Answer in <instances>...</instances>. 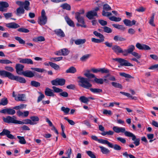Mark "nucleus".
Instances as JSON below:
<instances>
[{"label":"nucleus","mask_w":158,"mask_h":158,"mask_svg":"<svg viewBox=\"0 0 158 158\" xmlns=\"http://www.w3.org/2000/svg\"><path fill=\"white\" fill-rule=\"evenodd\" d=\"M62 51V55L66 56L68 55L69 52V51L66 48H64L61 49Z\"/></svg>","instance_id":"774afa93"},{"label":"nucleus","mask_w":158,"mask_h":158,"mask_svg":"<svg viewBox=\"0 0 158 158\" xmlns=\"http://www.w3.org/2000/svg\"><path fill=\"white\" fill-rule=\"evenodd\" d=\"M111 84L113 86L116 88H118L120 89L122 88V85L119 83L115 82H112Z\"/></svg>","instance_id":"864d4df0"},{"label":"nucleus","mask_w":158,"mask_h":158,"mask_svg":"<svg viewBox=\"0 0 158 158\" xmlns=\"http://www.w3.org/2000/svg\"><path fill=\"white\" fill-rule=\"evenodd\" d=\"M47 21V18L44 10H43L41 12V16L38 18V22L41 25L46 24Z\"/></svg>","instance_id":"423d86ee"},{"label":"nucleus","mask_w":158,"mask_h":158,"mask_svg":"<svg viewBox=\"0 0 158 158\" xmlns=\"http://www.w3.org/2000/svg\"><path fill=\"white\" fill-rule=\"evenodd\" d=\"M6 135L7 137L10 139H15L14 135L10 134V131L8 130L4 129L0 133V136Z\"/></svg>","instance_id":"1a4fd4ad"},{"label":"nucleus","mask_w":158,"mask_h":158,"mask_svg":"<svg viewBox=\"0 0 158 158\" xmlns=\"http://www.w3.org/2000/svg\"><path fill=\"white\" fill-rule=\"evenodd\" d=\"M15 39L17 41H18L19 44H24L25 43V41L23 40L20 37L16 36L15 37Z\"/></svg>","instance_id":"13d9d810"},{"label":"nucleus","mask_w":158,"mask_h":158,"mask_svg":"<svg viewBox=\"0 0 158 158\" xmlns=\"http://www.w3.org/2000/svg\"><path fill=\"white\" fill-rule=\"evenodd\" d=\"M79 100L82 102L85 103H87L89 101L88 98L84 96L81 97L79 98Z\"/></svg>","instance_id":"ea45409f"},{"label":"nucleus","mask_w":158,"mask_h":158,"mask_svg":"<svg viewBox=\"0 0 158 158\" xmlns=\"http://www.w3.org/2000/svg\"><path fill=\"white\" fill-rule=\"evenodd\" d=\"M77 78L79 79V85L81 87L84 88L89 89L94 93H98L102 92V90L98 88H92L90 87L92 86V85L89 82V81L88 78L79 76Z\"/></svg>","instance_id":"f257e3e1"},{"label":"nucleus","mask_w":158,"mask_h":158,"mask_svg":"<svg viewBox=\"0 0 158 158\" xmlns=\"http://www.w3.org/2000/svg\"><path fill=\"white\" fill-rule=\"evenodd\" d=\"M154 16L155 14L154 13H152V16L151 17L150 19L149 22V24L153 27L155 26V25L154 23Z\"/></svg>","instance_id":"f704fd0d"},{"label":"nucleus","mask_w":158,"mask_h":158,"mask_svg":"<svg viewBox=\"0 0 158 158\" xmlns=\"http://www.w3.org/2000/svg\"><path fill=\"white\" fill-rule=\"evenodd\" d=\"M86 153L91 158H96V156L94 152L90 151H86Z\"/></svg>","instance_id":"3c124183"},{"label":"nucleus","mask_w":158,"mask_h":158,"mask_svg":"<svg viewBox=\"0 0 158 158\" xmlns=\"http://www.w3.org/2000/svg\"><path fill=\"white\" fill-rule=\"evenodd\" d=\"M16 117L15 116L11 117L10 116H7L6 118L3 117V119L4 122L7 123H13L16 124H22L23 123L21 121L16 120Z\"/></svg>","instance_id":"39448f33"},{"label":"nucleus","mask_w":158,"mask_h":158,"mask_svg":"<svg viewBox=\"0 0 158 158\" xmlns=\"http://www.w3.org/2000/svg\"><path fill=\"white\" fill-rule=\"evenodd\" d=\"M15 111L12 109L8 108V111L7 114L10 115H13L15 113Z\"/></svg>","instance_id":"338daca9"},{"label":"nucleus","mask_w":158,"mask_h":158,"mask_svg":"<svg viewBox=\"0 0 158 158\" xmlns=\"http://www.w3.org/2000/svg\"><path fill=\"white\" fill-rule=\"evenodd\" d=\"M99 148H100L101 151L103 154H107L110 153V151L107 148L102 146H100Z\"/></svg>","instance_id":"7c9ffc66"},{"label":"nucleus","mask_w":158,"mask_h":158,"mask_svg":"<svg viewBox=\"0 0 158 158\" xmlns=\"http://www.w3.org/2000/svg\"><path fill=\"white\" fill-rule=\"evenodd\" d=\"M120 75L122 77H123L125 78H129L134 79V77H132L131 75L126 73H119Z\"/></svg>","instance_id":"09e8293b"},{"label":"nucleus","mask_w":158,"mask_h":158,"mask_svg":"<svg viewBox=\"0 0 158 158\" xmlns=\"http://www.w3.org/2000/svg\"><path fill=\"white\" fill-rule=\"evenodd\" d=\"M22 75L28 77H32L35 76L34 73L32 71L30 70L23 71Z\"/></svg>","instance_id":"dca6fc26"},{"label":"nucleus","mask_w":158,"mask_h":158,"mask_svg":"<svg viewBox=\"0 0 158 158\" xmlns=\"http://www.w3.org/2000/svg\"><path fill=\"white\" fill-rule=\"evenodd\" d=\"M84 13V10L82 9L75 13V18L78 23L76 24V25L78 27L81 26L85 28L86 27V26L85 24L84 17L83 16Z\"/></svg>","instance_id":"7ed1b4c3"},{"label":"nucleus","mask_w":158,"mask_h":158,"mask_svg":"<svg viewBox=\"0 0 158 158\" xmlns=\"http://www.w3.org/2000/svg\"><path fill=\"white\" fill-rule=\"evenodd\" d=\"M0 75L5 77H7L11 80H15L20 83H25L26 82L24 78L21 77L14 76L11 73L4 70H0Z\"/></svg>","instance_id":"f03ea898"},{"label":"nucleus","mask_w":158,"mask_h":158,"mask_svg":"<svg viewBox=\"0 0 158 158\" xmlns=\"http://www.w3.org/2000/svg\"><path fill=\"white\" fill-rule=\"evenodd\" d=\"M91 41L93 42L99 43L103 42L104 41V39H98L94 38H93L91 39Z\"/></svg>","instance_id":"49530a36"},{"label":"nucleus","mask_w":158,"mask_h":158,"mask_svg":"<svg viewBox=\"0 0 158 158\" xmlns=\"http://www.w3.org/2000/svg\"><path fill=\"white\" fill-rule=\"evenodd\" d=\"M112 26L115 28L121 30L122 31H124L126 28L123 25L119 24H113Z\"/></svg>","instance_id":"bb28decb"},{"label":"nucleus","mask_w":158,"mask_h":158,"mask_svg":"<svg viewBox=\"0 0 158 158\" xmlns=\"http://www.w3.org/2000/svg\"><path fill=\"white\" fill-rule=\"evenodd\" d=\"M94 81L98 84H102L103 83L104 80L102 78H98L95 77L94 79Z\"/></svg>","instance_id":"79ce46f5"},{"label":"nucleus","mask_w":158,"mask_h":158,"mask_svg":"<svg viewBox=\"0 0 158 158\" xmlns=\"http://www.w3.org/2000/svg\"><path fill=\"white\" fill-rule=\"evenodd\" d=\"M9 6V4L6 2H0V11L6 12L7 8Z\"/></svg>","instance_id":"9d476101"},{"label":"nucleus","mask_w":158,"mask_h":158,"mask_svg":"<svg viewBox=\"0 0 158 158\" xmlns=\"http://www.w3.org/2000/svg\"><path fill=\"white\" fill-rule=\"evenodd\" d=\"M52 84L53 85L63 86L65 84V80L63 78H56L51 82Z\"/></svg>","instance_id":"6e6552de"},{"label":"nucleus","mask_w":158,"mask_h":158,"mask_svg":"<svg viewBox=\"0 0 158 158\" xmlns=\"http://www.w3.org/2000/svg\"><path fill=\"white\" fill-rule=\"evenodd\" d=\"M113 60L118 62L120 64L121 66H133V65L128 61L121 58H115L113 59Z\"/></svg>","instance_id":"0eeeda50"},{"label":"nucleus","mask_w":158,"mask_h":158,"mask_svg":"<svg viewBox=\"0 0 158 158\" xmlns=\"http://www.w3.org/2000/svg\"><path fill=\"white\" fill-rule=\"evenodd\" d=\"M25 94H19L17 97L15 98V100L17 101H25Z\"/></svg>","instance_id":"aec40b11"},{"label":"nucleus","mask_w":158,"mask_h":158,"mask_svg":"<svg viewBox=\"0 0 158 158\" xmlns=\"http://www.w3.org/2000/svg\"><path fill=\"white\" fill-rule=\"evenodd\" d=\"M100 72L102 73H110V70L105 68H100Z\"/></svg>","instance_id":"680f3d73"},{"label":"nucleus","mask_w":158,"mask_h":158,"mask_svg":"<svg viewBox=\"0 0 158 158\" xmlns=\"http://www.w3.org/2000/svg\"><path fill=\"white\" fill-rule=\"evenodd\" d=\"M6 26L9 28L12 29H16L20 27V26L18 24L14 22L6 23Z\"/></svg>","instance_id":"2eb2a0df"},{"label":"nucleus","mask_w":158,"mask_h":158,"mask_svg":"<svg viewBox=\"0 0 158 158\" xmlns=\"http://www.w3.org/2000/svg\"><path fill=\"white\" fill-rule=\"evenodd\" d=\"M17 138L19 139V142L21 144H25L26 143V141L24 137L17 136Z\"/></svg>","instance_id":"473e14b6"},{"label":"nucleus","mask_w":158,"mask_h":158,"mask_svg":"<svg viewBox=\"0 0 158 158\" xmlns=\"http://www.w3.org/2000/svg\"><path fill=\"white\" fill-rule=\"evenodd\" d=\"M112 49L117 54L123 52V49L119 46L116 45H113L112 47Z\"/></svg>","instance_id":"ddd939ff"},{"label":"nucleus","mask_w":158,"mask_h":158,"mask_svg":"<svg viewBox=\"0 0 158 158\" xmlns=\"http://www.w3.org/2000/svg\"><path fill=\"white\" fill-rule=\"evenodd\" d=\"M17 30L19 32L24 33H28L29 32L28 29L23 27L20 28L18 29Z\"/></svg>","instance_id":"69168bd1"},{"label":"nucleus","mask_w":158,"mask_h":158,"mask_svg":"<svg viewBox=\"0 0 158 158\" xmlns=\"http://www.w3.org/2000/svg\"><path fill=\"white\" fill-rule=\"evenodd\" d=\"M135 49V47L133 45H131L129 46L128 49H127L128 52L129 54H131L132 52H133V51Z\"/></svg>","instance_id":"5fc2aeb1"},{"label":"nucleus","mask_w":158,"mask_h":158,"mask_svg":"<svg viewBox=\"0 0 158 158\" xmlns=\"http://www.w3.org/2000/svg\"><path fill=\"white\" fill-rule=\"evenodd\" d=\"M111 10V7L108 4H105L103 5L102 11H108Z\"/></svg>","instance_id":"72a5a7b5"},{"label":"nucleus","mask_w":158,"mask_h":158,"mask_svg":"<svg viewBox=\"0 0 158 158\" xmlns=\"http://www.w3.org/2000/svg\"><path fill=\"white\" fill-rule=\"evenodd\" d=\"M103 29V31L107 33H111L112 32V29L110 27L107 26H104L102 27Z\"/></svg>","instance_id":"603ef678"},{"label":"nucleus","mask_w":158,"mask_h":158,"mask_svg":"<svg viewBox=\"0 0 158 158\" xmlns=\"http://www.w3.org/2000/svg\"><path fill=\"white\" fill-rule=\"evenodd\" d=\"M64 18L66 21L69 26L72 27H74L75 25L74 22L69 17L66 16Z\"/></svg>","instance_id":"5701e85b"},{"label":"nucleus","mask_w":158,"mask_h":158,"mask_svg":"<svg viewBox=\"0 0 158 158\" xmlns=\"http://www.w3.org/2000/svg\"><path fill=\"white\" fill-rule=\"evenodd\" d=\"M25 10L23 7H19L16 9V14L17 15L20 16L21 14L24 13Z\"/></svg>","instance_id":"b1692460"},{"label":"nucleus","mask_w":158,"mask_h":158,"mask_svg":"<svg viewBox=\"0 0 158 158\" xmlns=\"http://www.w3.org/2000/svg\"><path fill=\"white\" fill-rule=\"evenodd\" d=\"M86 17L89 19H94V16L98 17L97 13L94 12L92 10L88 12L86 15Z\"/></svg>","instance_id":"4468645a"},{"label":"nucleus","mask_w":158,"mask_h":158,"mask_svg":"<svg viewBox=\"0 0 158 158\" xmlns=\"http://www.w3.org/2000/svg\"><path fill=\"white\" fill-rule=\"evenodd\" d=\"M39 93L40 94V95L38 97L37 99V102L38 103L41 101L45 97L44 95L41 92H39Z\"/></svg>","instance_id":"e2e57ef3"},{"label":"nucleus","mask_w":158,"mask_h":158,"mask_svg":"<svg viewBox=\"0 0 158 158\" xmlns=\"http://www.w3.org/2000/svg\"><path fill=\"white\" fill-rule=\"evenodd\" d=\"M123 22L124 24L126 26H131L133 25H135L136 23V21L134 20H133L132 21L127 19H125Z\"/></svg>","instance_id":"a211bd4d"},{"label":"nucleus","mask_w":158,"mask_h":158,"mask_svg":"<svg viewBox=\"0 0 158 158\" xmlns=\"http://www.w3.org/2000/svg\"><path fill=\"white\" fill-rule=\"evenodd\" d=\"M98 142L102 144H106L110 147V146H111V143L106 140H104L101 139H99L98 140Z\"/></svg>","instance_id":"c85d7f7f"},{"label":"nucleus","mask_w":158,"mask_h":158,"mask_svg":"<svg viewBox=\"0 0 158 158\" xmlns=\"http://www.w3.org/2000/svg\"><path fill=\"white\" fill-rule=\"evenodd\" d=\"M113 39L115 41H123L126 40L125 38L119 35H117L114 36Z\"/></svg>","instance_id":"412c9836"},{"label":"nucleus","mask_w":158,"mask_h":158,"mask_svg":"<svg viewBox=\"0 0 158 158\" xmlns=\"http://www.w3.org/2000/svg\"><path fill=\"white\" fill-rule=\"evenodd\" d=\"M2 105L6 106L7 104L8 101L7 98H2L0 101Z\"/></svg>","instance_id":"a19ab883"},{"label":"nucleus","mask_w":158,"mask_h":158,"mask_svg":"<svg viewBox=\"0 0 158 158\" xmlns=\"http://www.w3.org/2000/svg\"><path fill=\"white\" fill-rule=\"evenodd\" d=\"M113 130L116 133H119L121 132L124 133L125 135L126 136H133V134L130 132L126 131V129L124 127H119L117 126H114L113 127Z\"/></svg>","instance_id":"20e7f679"},{"label":"nucleus","mask_w":158,"mask_h":158,"mask_svg":"<svg viewBox=\"0 0 158 158\" xmlns=\"http://www.w3.org/2000/svg\"><path fill=\"white\" fill-rule=\"evenodd\" d=\"M60 7L64 9H65L68 10H71L70 6L67 3L62 4L61 5Z\"/></svg>","instance_id":"2f4dec72"},{"label":"nucleus","mask_w":158,"mask_h":158,"mask_svg":"<svg viewBox=\"0 0 158 158\" xmlns=\"http://www.w3.org/2000/svg\"><path fill=\"white\" fill-rule=\"evenodd\" d=\"M24 122L21 121V122L23 123L22 124H29L31 125H33L36 124L37 123L35 122H32L31 120L30 119H26L24 121Z\"/></svg>","instance_id":"c756f323"},{"label":"nucleus","mask_w":158,"mask_h":158,"mask_svg":"<svg viewBox=\"0 0 158 158\" xmlns=\"http://www.w3.org/2000/svg\"><path fill=\"white\" fill-rule=\"evenodd\" d=\"M54 32L58 36L61 37H64L65 36V34L63 31L60 29L55 30Z\"/></svg>","instance_id":"6ab92c4d"},{"label":"nucleus","mask_w":158,"mask_h":158,"mask_svg":"<svg viewBox=\"0 0 158 158\" xmlns=\"http://www.w3.org/2000/svg\"><path fill=\"white\" fill-rule=\"evenodd\" d=\"M75 44L77 45H82L84 44L86 42L85 39H78L74 40Z\"/></svg>","instance_id":"393cba45"},{"label":"nucleus","mask_w":158,"mask_h":158,"mask_svg":"<svg viewBox=\"0 0 158 158\" xmlns=\"http://www.w3.org/2000/svg\"><path fill=\"white\" fill-rule=\"evenodd\" d=\"M45 94L46 96H54L55 95L52 90L50 88L47 87L46 88L45 91Z\"/></svg>","instance_id":"f3484780"},{"label":"nucleus","mask_w":158,"mask_h":158,"mask_svg":"<svg viewBox=\"0 0 158 158\" xmlns=\"http://www.w3.org/2000/svg\"><path fill=\"white\" fill-rule=\"evenodd\" d=\"M102 15L104 16L109 17L112 15V13L106 11H102Z\"/></svg>","instance_id":"0e129e2a"},{"label":"nucleus","mask_w":158,"mask_h":158,"mask_svg":"<svg viewBox=\"0 0 158 158\" xmlns=\"http://www.w3.org/2000/svg\"><path fill=\"white\" fill-rule=\"evenodd\" d=\"M93 34L96 36L98 37L100 39H104V37L103 35L98 31H95L93 32Z\"/></svg>","instance_id":"4c0bfd02"},{"label":"nucleus","mask_w":158,"mask_h":158,"mask_svg":"<svg viewBox=\"0 0 158 158\" xmlns=\"http://www.w3.org/2000/svg\"><path fill=\"white\" fill-rule=\"evenodd\" d=\"M120 75L122 77H123L125 78H129L134 79V77H132L131 75L126 73H119Z\"/></svg>","instance_id":"8fccbe9b"},{"label":"nucleus","mask_w":158,"mask_h":158,"mask_svg":"<svg viewBox=\"0 0 158 158\" xmlns=\"http://www.w3.org/2000/svg\"><path fill=\"white\" fill-rule=\"evenodd\" d=\"M30 5V2L28 1H25L23 2V6H24V8L26 10H30L29 6Z\"/></svg>","instance_id":"e433bc0d"},{"label":"nucleus","mask_w":158,"mask_h":158,"mask_svg":"<svg viewBox=\"0 0 158 158\" xmlns=\"http://www.w3.org/2000/svg\"><path fill=\"white\" fill-rule=\"evenodd\" d=\"M19 62L21 63L30 64H33V61L30 59L19 58Z\"/></svg>","instance_id":"f8f14e48"},{"label":"nucleus","mask_w":158,"mask_h":158,"mask_svg":"<svg viewBox=\"0 0 158 158\" xmlns=\"http://www.w3.org/2000/svg\"><path fill=\"white\" fill-rule=\"evenodd\" d=\"M134 136H128L129 137H131L132 139V140L134 141L133 143L136 146H138L140 144V139L139 138H136V136L133 134Z\"/></svg>","instance_id":"4be33fe9"},{"label":"nucleus","mask_w":158,"mask_h":158,"mask_svg":"<svg viewBox=\"0 0 158 158\" xmlns=\"http://www.w3.org/2000/svg\"><path fill=\"white\" fill-rule=\"evenodd\" d=\"M90 56V55L87 54L83 56L80 58V60L82 61H86Z\"/></svg>","instance_id":"de8ad7c7"},{"label":"nucleus","mask_w":158,"mask_h":158,"mask_svg":"<svg viewBox=\"0 0 158 158\" xmlns=\"http://www.w3.org/2000/svg\"><path fill=\"white\" fill-rule=\"evenodd\" d=\"M0 63L2 64H9L12 63V62L9 60L7 59L0 60Z\"/></svg>","instance_id":"052dcab7"},{"label":"nucleus","mask_w":158,"mask_h":158,"mask_svg":"<svg viewBox=\"0 0 158 158\" xmlns=\"http://www.w3.org/2000/svg\"><path fill=\"white\" fill-rule=\"evenodd\" d=\"M84 75L87 77L89 79L91 78H95V76L94 74L89 73V71L88 73H85Z\"/></svg>","instance_id":"58836bf2"},{"label":"nucleus","mask_w":158,"mask_h":158,"mask_svg":"<svg viewBox=\"0 0 158 158\" xmlns=\"http://www.w3.org/2000/svg\"><path fill=\"white\" fill-rule=\"evenodd\" d=\"M77 72L76 69L73 66H71L66 71V73H74Z\"/></svg>","instance_id":"cd10ccee"},{"label":"nucleus","mask_w":158,"mask_h":158,"mask_svg":"<svg viewBox=\"0 0 158 158\" xmlns=\"http://www.w3.org/2000/svg\"><path fill=\"white\" fill-rule=\"evenodd\" d=\"M52 88L53 89V91L54 92L56 93H60L61 92H62L63 90L61 89L56 87V86H52Z\"/></svg>","instance_id":"bf43d9fd"},{"label":"nucleus","mask_w":158,"mask_h":158,"mask_svg":"<svg viewBox=\"0 0 158 158\" xmlns=\"http://www.w3.org/2000/svg\"><path fill=\"white\" fill-rule=\"evenodd\" d=\"M33 40L35 42L43 41L45 40V38L42 36H40L34 39Z\"/></svg>","instance_id":"37998d69"},{"label":"nucleus","mask_w":158,"mask_h":158,"mask_svg":"<svg viewBox=\"0 0 158 158\" xmlns=\"http://www.w3.org/2000/svg\"><path fill=\"white\" fill-rule=\"evenodd\" d=\"M24 68V66L19 64H17L15 66V69L17 73L19 75H22L23 71V69Z\"/></svg>","instance_id":"9b49d317"},{"label":"nucleus","mask_w":158,"mask_h":158,"mask_svg":"<svg viewBox=\"0 0 158 158\" xmlns=\"http://www.w3.org/2000/svg\"><path fill=\"white\" fill-rule=\"evenodd\" d=\"M49 64L50 66L56 70H59L60 69V66L52 62H49Z\"/></svg>","instance_id":"a878e982"},{"label":"nucleus","mask_w":158,"mask_h":158,"mask_svg":"<svg viewBox=\"0 0 158 158\" xmlns=\"http://www.w3.org/2000/svg\"><path fill=\"white\" fill-rule=\"evenodd\" d=\"M114 134V132L111 131H104L101 134L105 136L106 135H113Z\"/></svg>","instance_id":"a18cd8bd"},{"label":"nucleus","mask_w":158,"mask_h":158,"mask_svg":"<svg viewBox=\"0 0 158 158\" xmlns=\"http://www.w3.org/2000/svg\"><path fill=\"white\" fill-rule=\"evenodd\" d=\"M111 146H110L111 148H113L115 150L117 151H120L121 149V147L119 145L117 144H115L113 145L111 143Z\"/></svg>","instance_id":"c03bdc74"},{"label":"nucleus","mask_w":158,"mask_h":158,"mask_svg":"<svg viewBox=\"0 0 158 158\" xmlns=\"http://www.w3.org/2000/svg\"><path fill=\"white\" fill-rule=\"evenodd\" d=\"M26 105L22 104L20 105L19 106H16L14 107H13V109L16 110H19L24 108H26Z\"/></svg>","instance_id":"6e6d98bb"},{"label":"nucleus","mask_w":158,"mask_h":158,"mask_svg":"<svg viewBox=\"0 0 158 158\" xmlns=\"http://www.w3.org/2000/svg\"><path fill=\"white\" fill-rule=\"evenodd\" d=\"M31 69L39 73H43L45 71V70L44 69H40L37 68H31Z\"/></svg>","instance_id":"4d7b16f0"},{"label":"nucleus","mask_w":158,"mask_h":158,"mask_svg":"<svg viewBox=\"0 0 158 158\" xmlns=\"http://www.w3.org/2000/svg\"><path fill=\"white\" fill-rule=\"evenodd\" d=\"M30 84L31 86L35 87H38L40 85V82L34 81H31Z\"/></svg>","instance_id":"c9c22d12"}]
</instances>
